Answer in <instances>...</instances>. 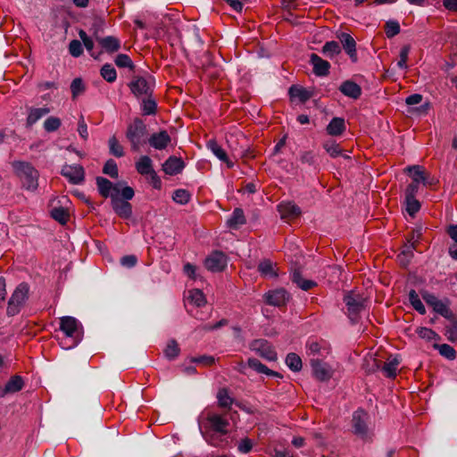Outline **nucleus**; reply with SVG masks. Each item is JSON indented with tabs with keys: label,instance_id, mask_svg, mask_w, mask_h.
Listing matches in <instances>:
<instances>
[{
	"label": "nucleus",
	"instance_id": "nucleus-32",
	"mask_svg": "<svg viewBox=\"0 0 457 457\" xmlns=\"http://www.w3.org/2000/svg\"><path fill=\"white\" fill-rule=\"evenodd\" d=\"M101 46L109 53L116 52L120 49V40L114 37L108 36L99 39Z\"/></svg>",
	"mask_w": 457,
	"mask_h": 457
},
{
	"label": "nucleus",
	"instance_id": "nucleus-52",
	"mask_svg": "<svg viewBox=\"0 0 457 457\" xmlns=\"http://www.w3.org/2000/svg\"><path fill=\"white\" fill-rule=\"evenodd\" d=\"M71 91L73 98H76L85 91V85L80 78H76L72 80L71 84Z\"/></svg>",
	"mask_w": 457,
	"mask_h": 457
},
{
	"label": "nucleus",
	"instance_id": "nucleus-60",
	"mask_svg": "<svg viewBox=\"0 0 457 457\" xmlns=\"http://www.w3.org/2000/svg\"><path fill=\"white\" fill-rule=\"evenodd\" d=\"M410 46H404L400 51V59L397 62V66L401 69L407 68V60L410 53Z\"/></svg>",
	"mask_w": 457,
	"mask_h": 457
},
{
	"label": "nucleus",
	"instance_id": "nucleus-31",
	"mask_svg": "<svg viewBox=\"0 0 457 457\" xmlns=\"http://www.w3.org/2000/svg\"><path fill=\"white\" fill-rule=\"evenodd\" d=\"M245 223V217L244 212L240 208H236L230 218L227 220V224L230 228H237L239 226Z\"/></svg>",
	"mask_w": 457,
	"mask_h": 457
},
{
	"label": "nucleus",
	"instance_id": "nucleus-21",
	"mask_svg": "<svg viewBox=\"0 0 457 457\" xmlns=\"http://www.w3.org/2000/svg\"><path fill=\"white\" fill-rule=\"evenodd\" d=\"M310 62L313 66V73L317 76H327L329 73L330 64L316 54H312Z\"/></svg>",
	"mask_w": 457,
	"mask_h": 457
},
{
	"label": "nucleus",
	"instance_id": "nucleus-34",
	"mask_svg": "<svg viewBox=\"0 0 457 457\" xmlns=\"http://www.w3.org/2000/svg\"><path fill=\"white\" fill-rule=\"evenodd\" d=\"M288 93L291 98H298L302 103H305L312 96L311 93L302 87L291 86Z\"/></svg>",
	"mask_w": 457,
	"mask_h": 457
},
{
	"label": "nucleus",
	"instance_id": "nucleus-4",
	"mask_svg": "<svg viewBox=\"0 0 457 457\" xmlns=\"http://www.w3.org/2000/svg\"><path fill=\"white\" fill-rule=\"evenodd\" d=\"M146 134V126L139 118H136L133 122L128 126L126 137L129 141L133 151L137 152L140 149V146L145 142V137Z\"/></svg>",
	"mask_w": 457,
	"mask_h": 457
},
{
	"label": "nucleus",
	"instance_id": "nucleus-11",
	"mask_svg": "<svg viewBox=\"0 0 457 457\" xmlns=\"http://www.w3.org/2000/svg\"><path fill=\"white\" fill-rule=\"evenodd\" d=\"M369 415L363 410H357L353 414L352 425L354 434L361 437L368 435L367 420Z\"/></svg>",
	"mask_w": 457,
	"mask_h": 457
},
{
	"label": "nucleus",
	"instance_id": "nucleus-3",
	"mask_svg": "<svg viewBox=\"0 0 457 457\" xmlns=\"http://www.w3.org/2000/svg\"><path fill=\"white\" fill-rule=\"evenodd\" d=\"M344 302L349 320L353 324L357 323L360 320L361 312L365 309L366 298L358 293L350 291L344 296Z\"/></svg>",
	"mask_w": 457,
	"mask_h": 457
},
{
	"label": "nucleus",
	"instance_id": "nucleus-48",
	"mask_svg": "<svg viewBox=\"0 0 457 457\" xmlns=\"http://www.w3.org/2000/svg\"><path fill=\"white\" fill-rule=\"evenodd\" d=\"M157 109L156 102L150 96L142 102V112L144 115L155 114Z\"/></svg>",
	"mask_w": 457,
	"mask_h": 457
},
{
	"label": "nucleus",
	"instance_id": "nucleus-12",
	"mask_svg": "<svg viewBox=\"0 0 457 457\" xmlns=\"http://www.w3.org/2000/svg\"><path fill=\"white\" fill-rule=\"evenodd\" d=\"M61 174L67 178L72 184H80L85 179L84 168L79 164L64 165L62 169Z\"/></svg>",
	"mask_w": 457,
	"mask_h": 457
},
{
	"label": "nucleus",
	"instance_id": "nucleus-23",
	"mask_svg": "<svg viewBox=\"0 0 457 457\" xmlns=\"http://www.w3.org/2000/svg\"><path fill=\"white\" fill-rule=\"evenodd\" d=\"M340 92L350 98L358 99L361 95V87L352 80L344 81L339 87Z\"/></svg>",
	"mask_w": 457,
	"mask_h": 457
},
{
	"label": "nucleus",
	"instance_id": "nucleus-26",
	"mask_svg": "<svg viewBox=\"0 0 457 457\" xmlns=\"http://www.w3.org/2000/svg\"><path fill=\"white\" fill-rule=\"evenodd\" d=\"M207 147L213 153V154L221 162L227 163L228 168L233 167V162L228 160L225 150L215 141L210 140L207 143Z\"/></svg>",
	"mask_w": 457,
	"mask_h": 457
},
{
	"label": "nucleus",
	"instance_id": "nucleus-47",
	"mask_svg": "<svg viewBox=\"0 0 457 457\" xmlns=\"http://www.w3.org/2000/svg\"><path fill=\"white\" fill-rule=\"evenodd\" d=\"M405 204H406V212L407 213L414 217L415 214L420 210V203L416 199V197L412 198H405Z\"/></svg>",
	"mask_w": 457,
	"mask_h": 457
},
{
	"label": "nucleus",
	"instance_id": "nucleus-63",
	"mask_svg": "<svg viewBox=\"0 0 457 457\" xmlns=\"http://www.w3.org/2000/svg\"><path fill=\"white\" fill-rule=\"evenodd\" d=\"M300 161L302 163L312 165L315 162V155L312 151H304L300 154Z\"/></svg>",
	"mask_w": 457,
	"mask_h": 457
},
{
	"label": "nucleus",
	"instance_id": "nucleus-38",
	"mask_svg": "<svg viewBox=\"0 0 457 457\" xmlns=\"http://www.w3.org/2000/svg\"><path fill=\"white\" fill-rule=\"evenodd\" d=\"M286 363L293 371H300L302 370V360L300 356L295 353H290L287 355Z\"/></svg>",
	"mask_w": 457,
	"mask_h": 457
},
{
	"label": "nucleus",
	"instance_id": "nucleus-61",
	"mask_svg": "<svg viewBox=\"0 0 457 457\" xmlns=\"http://www.w3.org/2000/svg\"><path fill=\"white\" fill-rule=\"evenodd\" d=\"M253 445L252 440L245 437L238 443L237 449L242 453H248L252 450Z\"/></svg>",
	"mask_w": 457,
	"mask_h": 457
},
{
	"label": "nucleus",
	"instance_id": "nucleus-42",
	"mask_svg": "<svg viewBox=\"0 0 457 457\" xmlns=\"http://www.w3.org/2000/svg\"><path fill=\"white\" fill-rule=\"evenodd\" d=\"M51 217L61 224H65L69 220V212L63 207H54L51 211Z\"/></svg>",
	"mask_w": 457,
	"mask_h": 457
},
{
	"label": "nucleus",
	"instance_id": "nucleus-7",
	"mask_svg": "<svg viewBox=\"0 0 457 457\" xmlns=\"http://www.w3.org/2000/svg\"><path fill=\"white\" fill-rule=\"evenodd\" d=\"M422 297L424 301L433 308V310L442 315L445 318H451L453 316V312L449 308V302L443 301L438 299L435 295L430 294L428 292H425L422 294Z\"/></svg>",
	"mask_w": 457,
	"mask_h": 457
},
{
	"label": "nucleus",
	"instance_id": "nucleus-1",
	"mask_svg": "<svg viewBox=\"0 0 457 457\" xmlns=\"http://www.w3.org/2000/svg\"><path fill=\"white\" fill-rule=\"evenodd\" d=\"M60 329L64 333L65 338L61 341L64 349H71L82 340L83 328L80 323L71 316H64L60 319Z\"/></svg>",
	"mask_w": 457,
	"mask_h": 457
},
{
	"label": "nucleus",
	"instance_id": "nucleus-39",
	"mask_svg": "<svg viewBox=\"0 0 457 457\" xmlns=\"http://www.w3.org/2000/svg\"><path fill=\"white\" fill-rule=\"evenodd\" d=\"M407 170L410 172L412 178V182L417 184L421 183L425 175L427 174L425 170L420 165L408 167Z\"/></svg>",
	"mask_w": 457,
	"mask_h": 457
},
{
	"label": "nucleus",
	"instance_id": "nucleus-57",
	"mask_svg": "<svg viewBox=\"0 0 457 457\" xmlns=\"http://www.w3.org/2000/svg\"><path fill=\"white\" fill-rule=\"evenodd\" d=\"M416 333L420 338L426 339V340H433L437 337V334L433 331L431 328L420 327L417 328Z\"/></svg>",
	"mask_w": 457,
	"mask_h": 457
},
{
	"label": "nucleus",
	"instance_id": "nucleus-17",
	"mask_svg": "<svg viewBox=\"0 0 457 457\" xmlns=\"http://www.w3.org/2000/svg\"><path fill=\"white\" fill-rule=\"evenodd\" d=\"M278 211L281 219L293 220L301 215L302 212L298 205L293 202H283L278 205Z\"/></svg>",
	"mask_w": 457,
	"mask_h": 457
},
{
	"label": "nucleus",
	"instance_id": "nucleus-20",
	"mask_svg": "<svg viewBox=\"0 0 457 457\" xmlns=\"http://www.w3.org/2000/svg\"><path fill=\"white\" fill-rule=\"evenodd\" d=\"M185 167V163L181 158L170 156L162 164V170L170 176L180 173Z\"/></svg>",
	"mask_w": 457,
	"mask_h": 457
},
{
	"label": "nucleus",
	"instance_id": "nucleus-51",
	"mask_svg": "<svg viewBox=\"0 0 457 457\" xmlns=\"http://www.w3.org/2000/svg\"><path fill=\"white\" fill-rule=\"evenodd\" d=\"M103 172L111 178H118L119 172L116 162L112 159H109L103 168Z\"/></svg>",
	"mask_w": 457,
	"mask_h": 457
},
{
	"label": "nucleus",
	"instance_id": "nucleus-2",
	"mask_svg": "<svg viewBox=\"0 0 457 457\" xmlns=\"http://www.w3.org/2000/svg\"><path fill=\"white\" fill-rule=\"evenodd\" d=\"M14 173L20 179L22 187L29 191H36L38 187V170L29 162L14 161L12 162Z\"/></svg>",
	"mask_w": 457,
	"mask_h": 457
},
{
	"label": "nucleus",
	"instance_id": "nucleus-30",
	"mask_svg": "<svg viewBox=\"0 0 457 457\" xmlns=\"http://www.w3.org/2000/svg\"><path fill=\"white\" fill-rule=\"evenodd\" d=\"M416 250L414 245H405L397 255V261L402 267H407L413 257V251Z\"/></svg>",
	"mask_w": 457,
	"mask_h": 457
},
{
	"label": "nucleus",
	"instance_id": "nucleus-27",
	"mask_svg": "<svg viewBox=\"0 0 457 457\" xmlns=\"http://www.w3.org/2000/svg\"><path fill=\"white\" fill-rule=\"evenodd\" d=\"M327 132L330 136H340L345 130V123L343 118H333L327 126Z\"/></svg>",
	"mask_w": 457,
	"mask_h": 457
},
{
	"label": "nucleus",
	"instance_id": "nucleus-62",
	"mask_svg": "<svg viewBox=\"0 0 457 457\" xmlns=\"http://www.w3.org/2000/svg\"><path fill=\"white\" fill-rule=\"evenodd\" d=\"M78 132L79 136L84 139L87 140L88 137V132H87V126L85 122L83 115L79 117V123H78Z\"/></svg>",
	"mask_w": 457,
	"mask_h": 457
},
{
	"label": "nucleus",
	"instance_id": "nucleus-64",
	"mask_svg": "<svg viewBox=\"0 0 457 457\" xmlns=\"http://www.w3.org/2000/svg\"><path fill=\"white\" fill-rule=\"evenodd\" d=\"M420 184L411 182L409 184L405 189L404 195L405 198H412L416 197V195L419 191Z\"/></svg>",
	"mask_w": 457,
	"mask_h": 457
},
{
	"label": "nucleus",
	"instance_id": "nucleus-55",
	"mask_svg": "<svg viewBox=\"0 0 457 457\" xmlns=\"http://www.w3.org/2000/svg\"><path fill=\"white\" fill-rule=\"evenodd\" d=\"M445 336L451 342H457V320H453L448 326L445 327Z\"/></svg>",
	"mask_w": 457,
	"mask_h": 457
},
{
	"label": "nucleus",
	"instance_id": "nucleus-10",
	"mask_svg": "<svg viewBox=\"0 0 457 457\" xmlns=\"http://www.w3.org/2000/svg\"><path fill=\"white\" fill-rule=\"evenodd\" d=\"M228 263L227 256L222 252H213L204 262L206 269L212 272L222 271Z\"/></svg>",
	"mask_w": 457,
	"mask_h": 457
},
{
	"label": "nucleus",
	"instance_id": "nucleus-25",
	"mask_svg": "<svg viewBox=\"0 0 457 457\" xmlns=\"http://www.w3.org/2000/svg\"><path fill=\"white\" fill-rule=\"evenodd\" d=\"M248 366L258 373L266 374L268 376H273L277 378H282V376L277 372L269 369L266 365L262 364L259 360L255 358H250L247 361Z\"/></svg>",
	"mask_w": 457,
	"mask_h": 457
},
{
	"label": "nucleus",
	"instance_id": "nucleus-43",
	"mask_svg": "<svg viewBox=\"0 0 457 457\" xmlns=\"http://www.w3.org/2000/svg\"><path fill=\"white\" fill-rule=\"evenodd\" d=\"M258 270L264 277H276L277 273L274 271L273 264L269 260L261 262L258 265Z\"/></svg>",
	"mask_w": 457,
	"mask_h": 457
},
{
	"label": "nucleus",
	"instance_id": "nucleus-41",
	"mask_svg": "<svg viewBox=\"0 0 457 457\" xmlns=\"http://www.w3.org/2000/svg\"><path fill=\"white\" fill-rule=\"evenodd\" d=\"M217 399L219 406L222 408H229L233 403V398L228 395V392L226 388H221L219 390L217 394Z\"/></svg>",
	"mask_w": 457,
	"mask_h": 457
},
{
	"label": "nucleus",
	"instance_id": "nucleus-16",
	"mask_svg": "<svg viewBox=\"0 0 457 457\" xmlns=\"http://www.w3.org/2000/svg\"><path fill=\"white\" fill-rule=\"evenodd\" d=\"M344 50L349 55L353 62L357 61L356 42L354 38L348 33L342 32L337 36Z\"/></svg>",
	"mask_w": 457,
	"mask_h": 457
},
{
	"label": "nucleus",
	"instance_id": "nucleus-29",
	"mask_svg": "<svg viewBox=\"0 0 457 457\" xmlns=\"http://www.w3.org/2000/svg\"><path fill=\"white\" fill-rule=\"evenodd\" d=\"M292 281L296 284L298 287L304 291H308L317 285L313 280L305 279L299 270H295L293 272Z\"/></svg>",
	"mask_w": 457,
	"mask_h": 457
},
{
	"label": "nucleus",
	"instance_id": "nucleus-22",
	"mask_svg": "<svg viewBox=\"0 0 457 457\" xmlns=\"http://www.w3.org/2000/svg\"><path fill=\"white\" fill-rule=\"evenodd\" d=\"M311 365L312 368L313 375L320 381H326L330 378L331 372L328 366L319 361L318 359H312Z\"/></svg>",
	"mask_w": 457,
	"mask_h": 457
},
{
	"label": "nucleus",
	"instance_id": "nucleus-18",
	"mask_svg": "<svg viewBox=\"0 0 457 457\" xmlns=\"http://www.w3.org/2000/svg\"><path fill=\"white\" fill-rule=\"evenodd\" d=\"M112 206L115 213L122 218L129 219L132 215V206L128 201H124L118 196H112Z\"/></svg>",
	"mask_w": 457,
	"mask_h": 457
},
{
	"label": "nucleus",
	"instance_id": "nucleus-15",
	"mask_svg": "<svg viewBox=\"0 0 457 457\" xmlns=\"http://www.w3.org/2000/svg\"><path fill=\"white\" fill-rule=\"evenodd\" d=\"M129 87L131 92L137 96L151 95V86L143 77H134L129 84Z\"/></svg>",
	"mask_w": 457,
	"mask_h": 457
},
{
	"label": "nucleus",
	"instance_id": "nucleus-24",
	"mask_svg": "<svg viewBox=\"0 0 457 457\" xmlns=\"http://www.w3.org/2000/svg\"><path fill=\"white\" fill-rule=\"evenodd\" d=\"M50 112V109L48 107H40V108H33L30 107L29 109L28 117L26 120V124L28 127H31L34 125L38 120H40L45 115Z\"/></svg>",
	"mask_w": 457,
	"mask_h": 457
},
{
	"label": "nucleus",
	"instance_id": "nucleus-35",
	"mask_svg": "<svg viewBox=\"0 0 457 457\" xmlns=\"http://www.w3.org/2000/svg\"><path fill=\"white\" fill-rule=\"evenodd\" d=\"M108 145L109 152L112 155L118 158L124 156L123 146L120 144L119 140L115 136H112L109 138Z\"/></svg>",
	"mask_w": 457,
	"mask_h": 457
},
{
	"label": "nucleus",
	"instance_id": "nucleus-40",
	"mask_svg": "<svg viewBox=\"0 0 457 457\" xmlns=\"http://www.w3.org/2000/svg\"><path fill=\"white\" fill-rule=\"evenodd\" d=\"M101 76L104 79H105L109 83H112L116 80L117 72L114 67L112 64L106 63L104 64L101 71Z\"/></svg>",
	"mask_w": 457,
	"mask_h": 457
},
{
	"label": "nucleus",
	"instance_id": "nucleus-53",
	"mask_svg": "<svg viewBox=\"0 0 457 457\" xmlns=\"http://www.w3.org/2000/svg\"><path fill=\"white\" fill-rule=\"evenodd\" d=\"M172 199L180 204H185L190 200V194L185 189H177L174 191Z\"/></svg>",
	"mask_w": 457,
	"mask_h": 457
},
{
	"label": "nucleus",
	"instance_id": "nucleus-5",
	"mask_svg": "<svg viewBox=\"0 0 457 457\" xmlns=\"http://www.w3.org/2000/svg\"><path fill=\"white\" fill-rule=\"evenodd\" d=\"M29 287L27 283H21L17 286L11 298L8 301L7 315L14 316L20 312L21 307L29 298Z\"/></svg>",
	"mask_w": 457,
	"mask_h": 457
},
{
	"label": "nucleus",
	"instance_id": "nucleus-58",
	"mask_svg": "<svg viewBox=\"0 0 457 457\" xmlns=\"http://www.w3.org/2000/svg\"><path fill=\"white\" fill-rule=\"evenodd\" d=\"M308 354H322V350H326V347L321 345L320 343L317 341H309L306 345Z\"/></svg>",
	"mask_w": 457,
	"mask_h": 457
},
{
	"label": "nucleus",
	"instance_id": "nucleus-37",
	"mask_svg": "<svg viewBox=\"0 0 457 457\" xmlns=\"http://www.w3.org/2000/svg\"><path fill=\"white\" fill-rule=\"evenodd\" d=\"M409 301L413 309L416 310L419 313H426V308L414 289H411L409 293Z\"/></svg>",
	"mask_w": 457,
	"mask_h": 457
},
{
	"label": "nucleus",
	"instance_id": "nucleus-6",
	"mask_svg": "<svg viewBox=\"0 0 457 457\" xmlns=\"http://www.w3.org/2000/svg\"><path fill=\"white\" fill-rule=\"evenodd\" d=\"M250 349L269 361L277 360V353L273 346L265 339H255L250 344Z\"/></svg>",
	"mask_w": 457,
	"mask_h": 457
},
{
	"label": "nucleus",
	"instance_id": "nucleus-36",
	"mask_svg": "<svg viewBox=\"0 0 457 457\" xmlns=\"http://www.w3.org/2000/svg\"><path fill=\"white\" fill-rule=\"evenodd\" d=\"M23 385L24 383L21 376H12L5 385V391H9V393L19 392L22 389Z\"/></svg>",
	"mask_w": 457,
	"mask_h": 457
},
{
	"label": "nucleus",
	"instance_id": "nucleus-59",
	"mask_svg": "<svg viewBox=\"0 0 457 457\" xmlns=\"http://www.w3.org/2000/svg\"><path fill=\"white\" fill-rule=\"evenodd\" d=\"M69 52L74 57H79L83 53V47L80 41L74 39L69 45Z\"/></svg>",
	"mask_w": 457,
	"mask_h": 457
},
{
	"label": "nucleus",
	"instance_id": "nucleus-44",
	"mask_svg": "<svg viewBox=\"0 0 457 457\" xmlns=\"http://www.w3.org/2000/svg\"><path fill=\"white\" fill-rule=\"evenodd\" d=\"M179 352H180V349L179 347L177 341L174 339H171L167 344V346L164 350V354L168 359L173 360L179 356Z\"/></svg>",
	"mask_w": 457,
	"mask_h": 457
},
{
	"label": "nucleus",
	"instance_id": "nucleus-45",
	"mask_svg": "<svg viewBox=\"0 0 457 457\" xmlns=\"http://www.w3.org/2000/svg\"><path fill=\"white\" fill-rule=\"evenodd\" d=\"M323 148L332 157L336 158L342 154V149L340 145L334 140H328L323 144Z\"/></svg>",
	"mask_w": 457,
	"mask_h": 457
},
{
	"label": "nucleus",
	"instance_id": "nucleus-28",
	"mask_svg": "<svg viewBox=\"0 0 457 457\" xmlns=\"http://www.w3.org/2000/svg\"><path fill=\"white\" fill-rule=\"evenodd\" d=\"M137 171L141 175H150L154 170L153 169V162L149 156H141L136 163Z\"/></svg>",
	"mask_w": 457,
	"mask_h": 457
},
{
	"label": "nucleus",
	"instance_id": "nucleus-33",
	"mask_svg": "<svg viewBox=\"0 0 457 457\" xmlns=\"http://www.w3.org/2000/svg\"><path fill=\"white\" fill-rule=\"evenodd\" d=\"M321 53L328 58L333 59L341 53L340 44L337 41L327 42L323 46Z\"/></svg>",
	"mask_w": 457,
	"mask_h": 457
},
{
	"label": "nucleus",
	"instance_id": "nucleus-49",
	"mask_svg": "<svg viewBox=\"0 0 457 457\" xmlns=\"http://www.w3.org/2000/svg\"><path fill=\"white\" fill-rule=\"evenodd\" d=\"M115 64L120 68H129L131 71L134 70L135 65L129 55L120 54L114 60Z\"/></svg>",
	"mask_w": 457,
	"mask_h": 457
},
{
	"label": "nucleus",
	"instance_id": "nucleus-46",
	"mask_svg": "<svg viewBox=\"0 0 457 457\" xmlns=\"http://www.w3.org/2000/svg\"><path fill=\"white\" fill-rule=\"evenodd\" d=\"M400 24L397 21L390 20L385 24V33L388 38L394 37L400 33Z\"/></svg>",
	"mask_w": 457,
	"mask_h": 457
},
{
	"label": "nucleus",
	"instance_id": "nucleus-19",
	"mask_svg": "<svg viewBox=\"0 0 457 457\" xmlns=\"http://www.w3.org/2000/svg\"><path fill=\"white\" fill-rule=\"evenodd\" d=\"M170 142L171 138L166 130H161L157 133H154L148 138L149 145L157 150L165 149Z\"/></svg>",
	"mask_w": 457,
	"mask_h": 457
},
{
	"label": "nucleus",
	"instance_id": "nucleus-8",
	"mask_svg": "<svg viewBox=\"0 0 457 457\" xmlns=\"http://www.w3.org/2000/svg\"><path fill=\"white\" fill-rule=\"evenodd\" d=\"M372 360L376 370H381L386 378H395L398 366L401 363V360L398 358V356L389 357L385 362L378 361L377 359Z\"/></svg>",
	"mask_w": 457,
	"mask_h": 457
},
{
	"label": "nucleus",
	"instance_id": "nucleus-50",
	"mask_svg": "<svg viewBox=\"0 0 457 457\" xmlns=\"http://www.w3.org/2000/svg\"><path fill=\"white\" fill-rule=\"evenodd\" d=\"M62 125V121L59 118L51 116L48 117L44 122V129L47 132L56 131Z\"/></svg>",
	"mask_w": 457,
	"mask_h": 457
},
{
	"label": "nucleus",
	"instance_id": "nucleus-13",
	"mask_svg": "<svg viewBox=\"0 0 457 457\" xmlns=\"http://www.w3.org/2000/svg\"><path fill=\"white\" fill-rule=\"evenodd\" d=\"M96 185L99 194L104 198L111 197V200H112V196H118L120 194V188L118 186L113 185L109 179L105 178L97 177Z\"/></svg>",
	"mask_w": 457,
	"mask_h": 457
},
{
	"label": "nucleus",
	"instance_id": "nucleus-14",
	"mask_svg": "<svg viewBox=\"0 0 457 457\" xmlns=\"http://www.w3.org/2000/svg\"><path fill=\"white\" fill-rule=\"evenodd\" d=\"M289 295L283 288L269 291L264 295L265 302L273 306H283L288 301Z\"/></svg>",
	"mask_w": 457,
	"mask_h": 457
},
{
	"label": "nucleus",
	"instance_id": "nucleus-9",
	"mask_svg": "<svg viewBox=\"0 0 457 457\" xmlns=\"http://www.w3.org/2000/svg\"><path fill=\"white\" fill-rule=\"evenodd\" d=\"M206 420L210 425V428L219 433L221 436L227 435L228 433V427L229 425L228 420L216 412L208 411L206 416Z\"/></svg>",
	"mask_w": 457,
	"mask_h": 457
},
{
	"label": "nucleus",
	"instance_id": "nucleus-54",
	"mask_svg": "<svg viewBox=\"0 0 457 457\" xmlns=\"http://www.w3.org/2000/svg\"><path fill=\"white\" fill-rule=\"evenodd\" d=\"M440 354L448 360H454L456 357V351L453 347L447 344H442L437 345Z\"/></svg>",
	"mask_w": 457,
	"mask_h": 457
},
{
	"label": "nucleus",
	"instance_id": "nucleus-56",
	"mask_svg": "<svg viewBox=\"0 0 457 457\" xmlns=\"http://www.w3.org/2000/svg\"><path fill=\"white\" fill-rule=\"evenodd\" d=\"M190 300L196 306L200 307L205 304L206 300L204 293L201 290L195 289L190 291Z\"/></svg>",
	"mask_w": 457,
	"mask_h": 457
}]
</instances>
